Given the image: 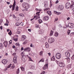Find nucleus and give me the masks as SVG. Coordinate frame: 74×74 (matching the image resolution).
Masks as SVG:
<instances>
[{
	"label": "nucleus",
	"instance_id": "nucleus-1",
	"mask_svg": "<svg viewBox=\"0 0 74 74\" xmlns=\"http://www.w3.org/2000/svg\"><path fill=\"white\" fill-rule=\"evenodd\" d=\"M44 4L45 7L46 8L44 9V11H47L48 10H49V8H48V2L45 1Z\"/></svg>",
	"mask_w": 74,
	"mask_h": 74
},
{
	"label": "nucleus",
	"instance_id": "nucleus-2",
	"mask_svg": "<svg viewBox=\"0 0 74 74\" xmlns=\"http://www.w3.org/2000/svg\"><path fill=\"white\" fill-rule=\"evenodd\" d=\"M29 4L27 3L24 2L23 3V6L24 8H26V9H28L29 8Z\"/></svg>",
	"mask_w": 74,
	"mask_h": 74
},
{
	"label": "nucleus",
	"instance_id": "nucleus-3",
	"mask_svg": "<svg viewBox=\"0 0 74 74\" xmlns=\"http://www.w3.org/2000/svg\"><path fill=\"white\" fill-rule=\"evenodd\" d=\"M48 42L49 43L51 44L54 42L55 40H54V38H50L48 39Z\"/></svg>",
	"mask_w": 74,
	"mask_h": 74
},
{
	"label": "nucleus",
	"instance_id": "nucleus-4",
	"mask_svg": "<svg viewBox=\"0 0 74 74\" xmlns=\"http://www.w3.org/2000/svg\"><path fill=\"white\" fill-rule=\"evenodd\" d=\"M56 58L57 59H59L61 58V54L59 53H56Z\"/></svg>",
	"mask_w": 74,
	"mask_h": 74
},
{
	"label": "nucleus",
	"instance_id": "nucleus-5",
	"mask_svg": "<svg viewBox=\"0 0 74 74\" xmlns=\"http://www.w3.org/2000/svg\"><path fill=\"white\" fill-rule=\"evenodd\" d=\"M71 5V4L70 3V2H67L65 4V7L66 9H68V8H69V7H70V5Z\"/></svg>",
	"mask_w": 74,
	"mask_h": 74
},
{
	"label": "nucleus",
	"instance_id": "nucleus-6",
	"mask_svg": "<svg viewBox=\"0 0 74 74\" xmlns=\"http://www.w3.org/2000/svg\"><path fill=\"white\" fill-rule=\"evenodd\" d=\"M59 66L61 67H64L65 66V64L63 62H60L59 63Z\"/></svg>",
	"mask_w": 74,
	"mask_h": 74
},
{
	"label": "nucleus",
	"instance_id": "nucleus-7",
	"mask_svg": "<svg viewBox=\"0 0 74 74\" xmlns=\"http://www.w3.org/2000/svg\"><path fill=\"white\" fill-rule=\"evenodd\" d=\"M65 56L66 58H69L70 56V53L68 51L65 53Z\"/></svg>",
	"mask_w": 74,
	"mask_h": 74
},
{
	"label": "nucleus",
	"instance_id": "nucleus-8",
	"mask_svg": "<svg viewBox=\"0 0 74 74\" xmlns=\"http://www.w3.org/2000/svg\"><path fill=\"white\" fill-rule=\"evenodd\" d=\"M63 6L62 5H59L58 8V9L59 10H62L63 9Z\"/></svg>",
	"mask_w": 74,
	"mask_h": 74
},
{
	"label": "nucleus",
	"instance_id": "nucleus-9",
	"mask_svg": "<svg viewBox=\"0 0 74 74\" xmlns=\"http://www.w3.org/2000/svg\"><path fill=\"white\" fill-rule=\"evenodd\" d=\"M8 61L7 60H2V63H3L4 64H6L7 63Z\"/></svg>",
	"mask_w": 74,
	"mask_h": 74
},
{
	"label": "nucleus",
	"instance_id": "nucleus-10",
	"mask_svg": "<svg viewBox=\"0 0 74 74\" xmlns=\"http://www.w3.org/2000/svg\"><path fill=\"white\" fill-rule=\"evenodd\" d=\"M16 2H15V0H14V4L12 5V11H14V10H15V5H16V4H15Z\"/></svg>",
	"mask_w": 74,
	"mask_h": 74
},
{
	"label": "nucleus",
	"instance_id": "nucleus-11",
	"mask_svg": "<svg viewBox=\"0 0 74 74\" xmlns=\"http://www.w3.org/2000/svg\"><path fill=\"white\" fill-rule=\"evenodd\" d=\"M13 62L14 63H17V60H16V56H14L13 58Z\"/></svg>",
	"mask_w": 74,
	"mask_h": 74
},
{
	"label": "nucleus",
	"instance_id": "nucleus-12",
	"mask_svg": "<svg viewBox=\"0 0 74 74\" xmlns=\"http://www.w3.org/2000/svg\"><path fill=\"white\" fill-rule=\"evenodd\" d=\"M49 19V16H46L43 18V20L44 21H48Z\"/></svg>",
	"mask_w": 74,
	"mask_h": 74
},
{
	"label": "nucleus",
	"instance_id": "nucleus-13",
	"mask_svg": "<svg viewBox=\"0 0 74 74\" xmlns=\"http://www.w3.org/2000/svg\"><path fill=\"white\" fill-rule=\"evenodd\" d=\"M24 51H27L28 52H30V48L29 47H27L24 50Z\"/></svg>",
	"mask_w": 74,
	"mask_h": 74
},
{
	"label": "nucleus",
	"instance_id": "nucleus-14",
	"mask_svg": "<svg viewBox=\"0 0 74 74\" xmlns=\"http://www.w3.org/2000/svg\"><path fill=\"white\" fill-rule=\"evenodd\" d=\"M22 37L21 38V40L22 41H24V40H26V36L25 35H22Z\"/></svg>",
	"mask_w": 74,
	"mask_h": 74
},
{
	"label": "nucleus",
	"instance_id": "nucleus-15",
	"mask_svg": "<svg viewBox=\"0 0 74 74\" xmlns=\"http://www.w3.org/2000/svg\"><path fill=\"white\" fill-rule=\"evenodd\" d=\"M3 44L6 48L7 47V45H8V42L7 41H5L3 43Z\"/></svg>",
	"mask_w": 74,
	"mask_h": 74
},
{
	"label": "nucleus",
	"instance_id": "nucleus-16",
	"mask_svg": "<svg viewBox=\"0 0 74 74\" xmlns=\"http://www.w3.org/2000/svg\"><path fill=\"white\" fill-rule=\"evenodd\" d=\"M48 69V63L45 64V66L43 67V70H46V69Z\"/></svg>",
	"mask_w": 74,
	"mask_h": 74
},
{
	"label": "nucleus",
	"instance_id": "nucleus-17",
	"mask_svg": "<svg viewBox=\"0 0 74 74\" xmlns=\"http://www.w3.org/2000/svg\"><path fill=\"white\" fill-rule=\"evenodd\" d=\"M38 33L40 34H42L44 33V31L42 30H39L38 31Z\"/></svg>",
	"mask_w": 74,
	"mask_h": 74
},
{
	"label": "nucleus",
	"instance_id": "nucleus-18",
	"mask_svg": "<svg viewBox=\"0 0 74 74\" xmlns=\"http://www.w3.org/2000/svg\"><path fill=\"white\" fill-rule=\"evenodd\" d=\"M38 15H36V16H34V18H36V19H38L40 18V16Z\"/></svg>",
	"mask_w": 74,
	"mask_h": 74
},
{
	"label": "nucleus",
	"instance_id": "nucleus-19",
	"mask_svg": "<svg viewBox=\"0 0 74 74\" xmlns=\"http://www.w3.org/2000/svg\"><path fill=\"white\" fill-rule=\"evenodd\" d=\"M47 13L50 16L52 15V12L51 11H47Z\"/></svg>",
	"mask_w": 74,
	"mask_h": 74
},
{
	"label": "nucleus",
	"instance_id": "nucleus-20",
	"mask_svg": "<svg viewBox=\"0 0 74 74\" xmlns=\"http://www.w3.org/2000/svg\"><path fill=\"white\" fill-rule=\"evenodd\" d=\"M68 26L70 28H71V29H72V23L69 24Z\"/></svg>",
	"mask_w": 74,
	"mask_h": 74
},
{
	"label": "nucleus",
	"instance_id": "nucleus-21",
	"mask_svg": "<svg viewBox=\"0 0 74 74\" xmlns=\"http://www.w3.org/2000/svg\"><path fill=\"white\" fill-rule=\"evenodd\" d=\"M4 47V45L1 43H0V48L2 49Z\"/></svg>",
	"mask_w": 74,
	"mask_h": 74
},
{
	"label": "nucleus",
	"instance_id": "nucleus-22",
	"mask_svg": "<svg viewBox=\"0 0 74 74\" xmlns=\"http://www.w3.org/2000/svg\"><path fill=\"white\" fill-rule=\"evenodd\" d=\"M58 35H59V34L58 32H55V34H54V36H55L56 37H58Z\"/></svg>",
	"mask_w": 74,
	"mask_h": 74
},
{
	"label": "nucleus",
	"instance_id": "nucleus-23",
	"mask_svg": "<svg viewBox=\"0 0 74 74\" xmlns=\"http://www.w3.org/2000/svg\"><path fill=\"white\" fill-rule=\"evenodd\" d=\"M54 12L55 14H56V15H59V14H60V13H59L58 12H57L55 11H54Z\"/></svg>",
	"mask_w": 74,
	"mask_h": 74
},
{
	"label": "nucleus",
	"instance_id": "nucleus-24",
	"mask_svg": "<svg viewBox=\"0 0 74 74\" xmlns=\"http://www.w3.org/2000/svg\"><path fill=\"white\" fill-rule=\"evenodd\" d=\"M53 31H51L50 34V36H52L53 35Z\"/></svg>",
	"mask_w": 74,
	"mask_h": 74
},
{
	"label": "nucleus",
	"instance_id": "nucleus-25",
	"mask_svg": "<svg viewBox=\"0 0 74 74\" xmlns=\"http://www.w3.org/2000/svg\"><path fill=\"white\" fill-rule=\"evenodd\" d=\"M38 22H39V23L40 24L42 23V20H41L40 19H39L38 20Z\"/></svg>",
	"mask_w": 74,
	"mask_h": 74
},
{
	"label": "nucleus",
	"instance_id": "nucleus-26",
	"mask_svg": "<svg viewBox=\"0 0 74 74\" xmlns=\"http://www.w3.org/2000/svg\"><path fill=\"white\" fill-rule=\"evenodd\" d=\"M21 55L23 57L24 56H25V52L23 51L21 53Z\"/></svg>",
	"mask_w": 74,
	"mask_h": 74
},
{
	"label": "nucleus",
	"instance_id": "nucleus-27",
	"mask_svg": "<svg viewBox=\"0 0 74 74\" xmlns=\"http://www.w3.org/2000/svg\"><path fill=\"white\" fill-rule=\"evenodd\" d=\"M55 57L54 56H53L51 58V60H53L54 61H55Z\"/></svg>",
	"mask_w": 74,
	"mask_h": 74
},
{
	"label": "nucleus",
	"instance_id": "nucleus-28",
	"mask_svg": "<svg viewBox=\"0 0 74 74\" xmlns=\"http://www.w3.org/2000/svg\"><path fill=\"white\" fill-rule=\"evenodd\" d=\"M40 62H44V59L43 58L40 61H39V63Z\"/></svg>",
	"mask_w": 74,
	"mask_h": 74
},
{
	"label": "nucleus",
	"instance_id": "nucleus-29",
	"mask_svg": "<svg viewBox=\"0 0 74 74\" xmlns=\"http://www.w3.org/2000/svg\"><path fill=\"white\" fill-rule=\"evenodd\" d=\"M45 46L47 48H48L49 47V45H48V43H46Z\"/></svg>",
	"mask_w": 74,
	"mask_h": 74
},
{
	"label": "nucleus",
	"instance_id": "nucleus-30",
	"mask_svg": "<svg viewBox=\"0 0 74 74\" xmlns=\"http://www.w3.org/2000/svg\"><path fill=\"white\" fill-rule=\"evenodd\" d=\"M42 52H43V51H40L39 53V55H40V56H42Z\"/></svg>",
	"mask_w": 74,
	"mask_h": 74
},
{
	"label": "nucleus",
	"instance_id": "nucleus-31",
	"mask_svg": "<svg viewBox=\"0 0 74 74\" xmlns=\"http://www.w3.org/2000/svg\"><path fill=\"white\" fill-rule=\"evenodd\" d=\"M27 40H25V41L23 42V44H27Z\"/></svg>",
	"mask_w": 74,
	"mask_h": 74
},
{
	"label": "nucleus",
	"instance_id": "nucleus-32",
	"mask_svg": "<svg viewBox=\"0 0 74 74\" xmlns=\"http://www.w3.org/2000/svg\"><path fill=\"white\" fill-rule=\"evenodd\" d=\"M19 72H20L19 69H18L17 71H16L17 74H19Z\"/></svg>",
	"mask_w": 74,
	"mask_h": 74
},
{
	"label": "nucleus",
	"instance_id": "nucleus-33",
	"mask_svg": "<svg viewBox=\"0 0 74 74\" xmlns=\"http://www.w3.org/2000/svg\"><path fill=\"white\" fill-rule=\"evenodd\" d=\"M8 34L9 35V36L11 35V34H12V32H11V30H10V32L9 33H8Z\"/></svg>",
	"mask_w": 74,
	"mask_h": 74
},
{
	"label": "nucleus",
	"instance_id": "nucleus-34",
	"mask_svg": "<svg viewBox=\"0 0 74 74\" xmlns=\"http://www.w3.org/2000/svg\"><path fill=\"white\" fill-rule=\"evenodd\" d=\"M70 7L71 9V10H73V9L74 8V6L73 5H71L70 6Z\"/></svg>",
	"mask_w": 74,
	"mask_h": 74
},
{
	"label": "nucleus",
	"instance_id": "nucleus-35",
	"mask_svg": "<svg viewBox=\"0 0 74 74\" xmlns=\"http://www.w3.org/2000/svg\"><path fill=\"white\" fill-rule=\"evenodd\" d=\"M39 26H40V25L38 24H36L35 25V27H36V28H38V27H39Z\"/></svg>",
	"mask_w": 74,
	"mask_h": 74
},
{
	"label": "nucleus",
	"instance_id": "nucleus-36",
	"mask_svg": "<svg viewBox=\"0 0 74 74\" xmlns=\"http://www.w3.org/2000/svg\"><path fill=\"white\" fill-rule=\"evenodd\" d=\"M29 61H31V62H33V60H32V58H31L29 57Z\"/></svg>",
	"mask_w": 74,
	"mask_h": 74
},
{
	"label": "nucleus",
	"instance_id": "nucleus-37",
	"mask_svg": "<svg viewBox=\"0 0 74 74\" xmlns=\"http://www.w3.org/2000/svg\"><path fill=\"white\" fill-rule=\"evenodd\" d=\"M70 30H68V32H67V34H68V35H69L70 34Z\"/></svg>",
	"mask_w": 74,
	"mask_h": 74
},
{
	"label": "nucleus",
	"instance_id": "nucleus-38",
	"mask_svg": "<svg viewBox=\"0 0 74 74\" xmlns=\"http://www.w3.org/2000/svg\"><path fill=\"white\" fill-rule=\"evenodd\" d=\"M21 70L23 71H24V70L25 69V68L23 67H21Z\"/></svg>",
	"mask_w": 74,
	"mask_h": 74
},
{
	"label": "nucleus",
	"instance_id": "nucleus-39",
	"mask_svg": "<svg viewBox=\"0 0 74 74\" xmlns=\"http://www.w3.org/2000/svg\"><path fill=\"white\" fill-rule=\"evenodd\" d=\"M40 12H37L36 14V15H38L40 16Z\"/></svg>",
	"mask_w": 74,
	"mask_h": 74
},
{
	"label": "nucleus",
	"instance_id": "nucleus-40",
	"mask_svg": "<svg viewBox=\"0 0 74 74\" xmlns=\"http://www.w3.org/2000/svg\"><path fill=\"white\" fill-rule=\"evenodd\" d=\"M58 18L56 17L55 18L54 22H56V21H58Z\"/></svg>",
	"mask_w": 74,
	"mask_h": 74
},
{
	"label": "nucleus",
	"instance_id": "nucleus-41",
	"mask_svg": "<svg viewBox=\"0 0 74 74\" xmlns=\"http://www.w3.org/2000/svg\"><path fill=\"white\" fill-rule=\"evenodd\" d=\"M11 64H10V65L8 66V68H10V67H11Z\"/></svg>",
	"mask_w": 74,
	"mask_h": 74
},
{
	"label": "nucleus",
	"instance_id": "nucleus-42",
	"mask_svg": "<svg viewBox=\"0 0 74 74\" xmlns=\"http://www.w3.org/2000/svg\"><path fill=\"white\" fill-rule=\"evenodd\" d=\"M16 26H19V25H20V24H19V23H16Z\"/></svg>",
	"mask_w": 74,
	"mask_h": 74
},
{
	"label": "nucleus",
	"instance_id": "nucleus-43",
	"mask_svg": "<svg viewBox=\"0 0 74 74\" xmlns=\"http://www.w3.org/2000/svg\"><path fill=\"white\" fill-rule=\"evenodd\" d=\"M71 3H72L71 5H74V1H71Z\"/></svg>",
	"mask_w": 74,
	"mask_h": 74
},
{
	"label": "nucleus",
	"instance_id": "nucleus-44",
	"mask_svg": "<svg viewBox=\"0 0 74 74\" xmlns=\"http://www.w3.org/2000/svg\"><path fill=\"white\" fill-rule=\"evenodd\" d=\"M66 59L67 61H69V62H70V58H66Z\"/></svg>",
	"mask_w": 74,
	"mask_h": 74
},
{
	"label": "nucleus",
	"instance_id": "nucleus-45",
	"mask_svg": "<svg viewBox=\"0 0 74 74\" xmlns=\"http://www.w3.org/2000/svg\"><path fill=\"white\" fill-rule=\"evenodd\" d=\"M14 40L15 41H18V38H15L14 39Z\"/></svg>",
	"mask_w": 74,
	"mask_h": 74
},
{
	"label": "nucleus",
	"instance_id": "nucleus-46",
	"mask_svg": "<svg viewBox=\"0 0 74 74\" xmlns=\"http://www.w3.org/2000/svg\"><path fill=\"white\" fill-rule=\"evenodd\" d=\"M15 45H16L19 46V44L18 43H16Z\"/></svg>",
	"mask_w": 74,
	"mask_h": 74
},
{
	"label": "nucleus",
	"instance_id": "nucleus-47",
	"mask_svg": "<svg viewBox=\"0 0 74 74\" xmlns=\"http://www.w3.org/2000/svg\"><path fill=\"white\" fill-rule=\"evenodd\" d=\"M10 44H12V40H10V41H9Z\"/></svg>",
	"mask_w": 74,
	"mask_h": 74
},
{
	"label": "nucleus",
	"instance_id": "nucleus-48",
	"mask_svg": "<svg viewBox=\"0 0 74 74\" xmlns=\"http://www.w3.org/2000/svg\"><path fill=\"white\" fill-rule=\"evenodd\" d=\"M74 28V25L73 24H72V29Z\"/></svg>",
	"mask_w": 74,
	"mask_h": 74
},
{
	"label": "nucleus",
	"instance_id": "nucleus-49",
	"mask_svg": "<svg viewBox=\"0 0 74 74\" xmlns=\"http://www.w3.org/2000/svg\"><path fill=\"white\" fill-rule=\"evenodd\" d=\"M19 15L21 16H24V15L23 14H20Z\"/></svg>",
	"mask_w": 74,
	"mask_h": 74
},
{
	"label": "nucleus",
	"instance_id": "nucleus-50",
	"mask_svg": "<svg viewBox=\"0 0 74 74\" xmlns=\"http://www.w3.org/2000/svg\"><path fill=\"white\" fill-rule=\"evenodd\" d=\"M13 18L14 19H15V18H16V17L15 16L14 14H13Z\"/></svg>",
	"mask_w": 74,
	"mask_h": 74
},
{
	"label": "nucleus",
	"instance_id": "nucleus-51",
	"mask_svg": "<svg viewBox=\"0 0 74 74\" xmlns=\"http://www.w3.org/2000/svg\"><path fill=\"white\" fill-rule=\"evenodd\" d=\"M4 25H5V26H8V23H5L4 24Z\"/></svg>",
	"mask_w": 74,
	"mask_h": 74
},
{
	"label": "nucleus",
	"instance_id": "nucleus-52",
	"mask_svg": "<svg viewBox=\"0 0 74 74\" xmlns=\"http://www.w3.org/2000/svg\"><path fill=\"white\" fill-rule=\"evenodd\" d=\"M59 27L60 28H61L62 27V25L61 24H60L59 25Z\"/></svg>",
	"mask_w": 74,
	"mask_h": 74
},
{
	"label": "nucleus",
	"instance_id": "nucleus-53",
	"mask_svg": "<svg viewBox=\"0 0 74 74\" xmlns=\"http://www.w3.org/2000/svg\"><path fill=\"white\" fill-rule=\"evenodd\" d=\"M36 11H40L41 10L38 9H37V8H36Z\"/></svg>",
	"mask_w": 74,
	"mask_h": 74
},
{
	"label": "nucleus",
	"instance_id": "nucleus-54",
	"mask_svg": "<svg viewBox=\"0 0 74 74\" xmlns=\"http://www.w3.org/2000/svg\"><path fill=\"white\" fill-rule=\"evenodd\" d=\"M47 53L49 55V56H51V53Z\"/></svg>",
	"mask_w": 74,
	"mask_h": 74
},
{
	"label": "nucleus",
	"instance_id": "nucleus-55",
	"mask_svg": "<svg viewBox=\"0 0 74 74\" xmlns=\"http://www.w3.org/2000/svg\"><path fill=\"white\" fill-rule=\"evenodd\" d=\"M45 71H42L41 73V74H45Z\"/></svg>",
	"mask_w": 74,
	"mask_h": 74
},
{
	"label": "nucleus",
	"instance_id": "nucleus-56",
	"mask_svg": "<svg viewBox=\"0 0 74 74\" xmlns=\"http://www.w3.org/2000/svg\"><path fill=\"white\" fill-rule=\"evenodd\" d=\"M0 29H1V30H3V26H1L0 27Z\"/></svg>",
	"mask_w": 74,
	"mask_h": 74
},
{
	"label": "nucleus",
	"instance_id": "nucleus-57",
	"mask_svg": "<svg viewBox=\"0 0 74 74\" xmlns=\"http://www.w3.org/2000/svg\"><path fill=\"white\" fill-rule=\"evenodd\" d=\"M18 7H16V11H18Z\"/></svg>",
	"mask_w": 74,
	"mask_h": 74
},
{
	"label": "nucleus",
	"instance_id": "nucleus-58",
	"mask_svg": "<svg viewBox=\"0 0 74 74\" xmlns=\"http://www.w3.org/2000/svg\"><path fill=\"white\" fill-rule=\"evenodd\" d=\"M59 3V1L57 0L56 2V4H58Z\"/></svg>",
	"mask_w": 74,
	"mask_h": 74
},
{
	"label": "nucleus",
	"instance_id": "nucleus-59",
	"mask_svg": "<svg viewBox=\"0 0 74 74\" xmlns=\"http://www.w3.org/2000/svg\"><path fill=\"white\" fill-rule=\"evenodd\" d=\"M33 67H34L33 66H31L30 68L31 69H33Z\"/></svg>",
	"mask_w": 74,
	"mask_h": 74
},
{
	"label": "nucleus",
	"instance_id": "nucleus-60",
	"mask_svg": "<svg viewBox=\"0 0 74 74\" xmlns=\"http://www.w3.org/2000/svg\"><path fill=\"white\" fill-rule=\"evenodd\" d=\"M30 47H33V44H32V43H31V44H30Z\"/></svg>",
	"mask_w": 74,
	"mask_h": 74
},
{
	"label": "nucleus",
	"instance_id": "nucleus-61",
	"mask_svg": "<svg viewBox=\"0 0 74 74\" xmlns=\"http://www.w3.org/2000/svg\"><path fill=\"white\" fill-rule=\"evenodd\" d=\"M20 33H21V32H20V31H17V34H19Z\"/></svg>",
	"mask_w": 74,
	"mask_h": 74
},
{
	"label": "nucleus",
	"instance_id": "nucleus-62",
	"mask_svg": "<svg viewBox=\"0 0 74 74\" xmlns=\"http://www.w3.org/2000/svg\"><path fill=\"white\" fill-rule=\"evenodd\" d=\"M28 30L29 32H31V29H28Z\"/></svg>",
	"mask_w": 74,
	"mask_h": 74
},
{
	"label": "nucleus",
	"instance_id": "nucleus-63",
	"mask_svg": "<svg viewBox=\"0 0 74 74\" xmlns=\"http://www.w3.org/2000/svg\"><path fill=\"white\" fill-rule=\"evenodd\" d=\"M27 74H33L31 72H29Z\"/></svg>",
	"mask_w": 74,
	"mask_h": 74
},
{
	"label": "nucleus",
	"instance_id": "nucleus-64",
	"mask_svg": "<svg viewBox=\"0 0 74 74\" xmlns=\"http://www.w3.org/2000/svg\"><path fill=\"white\" fill-rule=\"evenodd\" d=\"M6 3L7 4H8V5H9L10 4V3L8 2H7Z\"/></svg>",
	"mask_w": 74,
	"mask_h": 74
}]
</instances>
